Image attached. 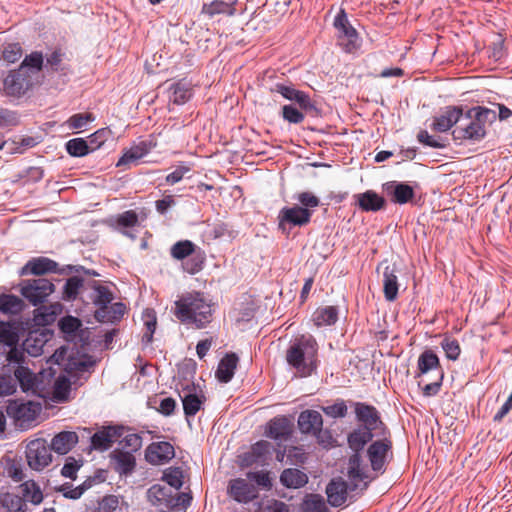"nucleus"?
<instances>
[{"mask_svg": "<svg viewBox=\"0 0 512 512\" xmlns=\"http://www.w3.org/2000/svg\"><path fill=\"white\" fill-rule=\"evenodd\" d=\"M497 113L485 106L460 107L457 129L452 130L454 140L478 143L487 136L488 128L496 121Z\"/></svg>", "mask_w": 512, "mask_h": 512, "instance_id": "1", "label": "nucleus"}, {"mask_svg": "<svg viewBox=\"0 0 512 512\" xmlns=\"http://www.w3.org/2000/svg\"><path fill=\"white\" fill-rule=\"evenodd\" d=\"M377 437V432L367 427L359 426L352 430L347 436V443L353 454L348 461V477L352 482L354 489L363 483L361 490L366 489L369 482L375 477L370 475L368 467L363 463L361 452L364 447Z\"/></svg>", "mask_w": 512, "mask_h": 512, "instance_id": "2", "label": "nucleus"}, {"mask_svg": "<svg viewBox=\"0 0 512 512\" xmlns=\"http://www.w3.org/2000/svg\"><path fill=\"white\" fill-rule=\"evenodd\" d=\"M175 316L185 324L203 328L212 320V305L200 292L187 293L175 302Z\"/></svg>", "mask_w": 512, "mask_h": 512, "instance_id": "3", "label": "nucleus"}, {"mask_svg": "<svg viewBox=\"0 0 512 512\" xmlns=\"http://www.w3.org/2000/svg\"><path fill=\"white\" fill-rule=\"evenodd\" d=\"M318 345L312 336L297 338L287 349L286 361L302 377H307L317 367Z\"/></svg>", "mask_w": 512, "mask_h": 512, "instance_id": "4", "label": "nucleus"}, {"mask_svg": "<svg viewBox=\"0 0 512 512\" xmlns=\"http://www.w3.org/2000/svg\"><path fill=\"white\" fill-rule=\"evenodd\" d=\"M170 255L173 259L179 261L188 258L182 267L190 275L199 273L203 269L206 260L205 251L187 239L174 243L170 248Z\"/></svg>", "mask_w": 512, "mask_h": 512, "instance_id": "5", "label": "nucleus"}, {"mask_svg": "<svg viewBox=\"0 0 512 512\" xmlns=\"http://www.w3.org/2000/svg\"><path fill=\"white\" fill-rule=\"evenodd\" d=\"M380 439L373 441L367 449V458L375 473H384L393 457V443L389 434H377Z\"/></svg>", "mask_w": 512, "mask_h": 512, "instance_id": "6", "label": "nucleus"}, {"mask_svg": "<svg viewBox=\"0 0 512 512\" xmlns=\"http://www.w3.org/2000/svg\"><path fill=\"white\" fill-rule=\"evenodd\" d=\"M334 27L338 31V43L346 53H353L360 48L361 39L359 34L349 22L343 9L336 15Z\"/></svg>", "mask_w": 512, "mask_h": 512, "instance_id": "7", "label": "nucleus"}, {"mask_svg": "<svg viewBox=\"0 0 512 512\" xmlns=\"http://www.w3.org/2000/svg\"><path fill=\"white\" fill-rule=\"evenodd\" d=\"M356 420L362 427H367L377 434H389V429L381 420L379 411L365 402H352Z\"/></svg>", "mask_w": 512, "mask_h": 512, "instance_id": "8", "label": "nucleus"}, {"mask_svg": "<svg viewBox=\"0 0 512 512\" xmlns=\"http://www.w3.org/2000/svg\"><path fill=\"white\" fill-rule=\"evenodd\" d=\"M20 285L22 296L34 306L43 303L54 291V284L46 278L23 280Z\"/></svg>", "mask_w": 512, "mask_h": 512, "instance_id": "9", "label": "nucleus"}, {"mask_svg": "<svg viewBox=\"0 0 512 512\" xmlns=\"http://www.w3.org/2000/svg\"><path fill=\"white\" fill-rule=\"evenodd\" d=\"M271 91L280 94L289 101L295 102L305 113L312 116H318L319 109L311 100L310 96L307 93L296 89L293 85L276 83Z\"/></svg>", "mask_w": 512, "mask_h": 512, "instance_id": "10", "label": "nucleus"}, {"mask_svg": "<svg viewBox=\"0 0 512 512\" xmlns=\"http://www.w3.org/2000/svg\"><path fill=\"white\" fill-rule=\"evenodd\" d=\"M26 459L29 467L40 471L52 461L51 449L44 439H35L26 446Z\"/></svg>", "mask_w": 512, "mask_h": 512, "instance_id": "11", "label": "nucleus"}, {"mask_svg": "<svg viewBox=\"0 0 512 512\" xmlns=\"http://www.w3.org/2000/svg\"><path fill=\"white\" fill-rule=\"evenodd\" d=\"M32 86V77L25 67L11 71L4 79V92L7 96L20 97Z\"/></svg>", "mask_w": 512, "mask_h": 512, "instance_id": "12", "label": "nucleus"}, {"mask_svg": "<svg viewBox=\"0 0 512 512\" xmlns=\"http://www.w3.org/2000/svg\"><path fill=\"white\" fill-rule=\"evenodd\" d=\"M227 494L234 501L247 504L258 498L259 490L254 484L250 483L248 479L235 478L229 481Z\"/></svg>", "mask_w": 512, "mask_h": 512, "instance_id": "13", "label": "nucleus"}, {"mask_svg": "<svg viewBox=\"0 0 512 512\" xmlns=\"http://www.w3.org/2000/svg\"><path fill=\"white\" fill-rule=\"evenodd\" d=\"M41 411V404L33 401L10 402L7 406V414L20 425L28 424L36 419Z\"/></svg>", "mask_w": 512, "mask_h": 512, "instance_id": "14", "label": "nucleus"}, {"mask_svg": "<svg viewBox=\"0 0 512 512\" xmlns=\"http://www.w3.org/2000/svg\"><path fill=\"white\" fill-rule=\"evenodd\" d=\"M298 427L303 434L315 436L319 443H324L323 439V418L316 410H304L299 414Z\"/></svg>", "mask_w": 512, "mask_h": 512, "instance_id": "15", "label": "nucleus"}, {"mask_svg": "<svg viewBox=\"0 0 512 512\" xmlns=\"http://www.w3.org/2000/svg\"><path fill=\"white\" fill-rule=\"evenodd\" d=\"M416 188H419V184L416 182L414 185H409L404 182L389 181L383 185V190L391 202L399 205L412 202Z\"/></svg>", "mask_w": 512, "mask_h": 512, "instance_id": "16", "label": "nucleus"}, {"mask_svg": "<svg viewBox=\"0 0 512 512\" xmlns=\"http://www.w3.org/2000/svg\"><path fill=\"white\" fill-rule=\"evenodd\" d=\"M313 211L307 208H302L299 205L293 207H283L279 212V227L285 229V225L290 226H305L312 217Z\"/></svg>", "mask_w": 512, "mask_h": 512, "instance_id": "17", "label": "nucleus"}, {"mask_svg": "<svg viewBox=\"0 0 512 512\" xmlns=\"http://www.w3.org/2000/svg\"><path fill=\"white\" fill-rule=\"evenodd\" d=\"M175 457L173 445L167 441L152 442L145 450V459L152 465H163Z\"/></svg>", "mask_w": 512, "mask_h": 512, "instance_id": "18", "label": "nucleus"}, {"mask_svg": "<svg viewBox=\"0 0 512 512\" xmlns=\"http://www.w3.org/2000/svg\"><path fill=\"white\" fill-rule=\"evenodd\" d=\"M125 429L122 425L103 427L92 435L91 446L99 451L108 450L114 441L123 436Z\"/></svg>", "mask_w": 512, "mask_h": 512, "instance_id": "19", "label": "nucleus"}, {"mask_svg": "<svg viewBox=\"0 0 512 512\" xmlns=\"http://www.w3.org/2000/svg\"><path fill=\"white\" fill-rule=\"evenodd\" d=\"M87 287L93 290L91 295L92 302L98 307L95 311V318L105 317L108 305L113 300V293L109 287L101 284L99 281L91 280L87 282Z\"/></svg>", "mask_w": 512, "mask_h": 512, "instance_id": "20", "label": "nucleus"}, {"mask_svg": "<svg viewBox=\"0 0 512 512\" xmlns=\"http://www.w3.org/2000/svg\"><path fill=\"white\" fill-rule=\"evenodd\" d=\"M293 422L286 416L271 419L266 426L265 435L271 439L286 441L293 432Z\"/></svg>", "mask_w": 512, "mask_h": 512, "instance_id": "21", "label": "nucleus"}, {"mask_svg": "<svg viewBox=\"0 0 512 512\" xmlns=\"http://www.w3.org/2000/svg\"><path fill=\"white\" fill-rule=\"evenodd\" d=\"M461 106H446L443 112L433 117L431 129L435 132H447L451 128L457 129Z\"/></svg>", "mask_w": 512, "mask_h": 512, "instance_id": "22", "label": "nucleus"}, {"mask_svg": "<svg viewBox=\"0 0 512 512\" xmlns=\"http://www.w3.org/2000/svg\"><path fill=\"white\" fill-rule=\"evenodd\" d=\"M58 263L47 257H36L29 260L20 271L22 276L33 274L40 276L49 272L59 273Z\"/></svg>", "mask_w": 512, "mask_h": 512, "instance_id": "23", "label": "nucleus"}, {"mask_svg": "<svg viewBox=\"0 0 512 512\" xmlns=\"http://www.w3.org/2000/svg\"><path fill=\"white\" fill-rule=\"evenodd\" d=\"M326 495L331 506H342L347 501L348 483L341 477L333 478L326 486Z\"/></svg>", "mask_w": 512, "mask_h": 512, "instance_id": "24", "label": "nucleus"}, {"mask_svg": "<svg viewBox=\"0 0 512 512\" xmlns=\"http://www.w3.org/2000/svg\"><path fill=\"white\" fill-rule=\"evenodd\" d=\"M355 203L362 211L376 212L385 208V199L373 190L354 195Z\"/></svg>", "mask_w": 512, "mask_h": 512, "instance_id": "25", "label": "nucleus"}, {"mask_svg": "<svg viewBox=\"0 0 512 512\" xmlns=\"http://www.w3.org/2000/svg\"><path fill=\"white\" fill-rule=\"evenodd\" d=\"M396 265H386L383 271V293L387 301L393 302L397 299L399 283Z\"/></svg>", "mask_w": 512, "mask_h": 512, "instance_id": "26", "label": "nucleus"}, {"mask_svg": "<svg viewBox=\"0 0 512 512\" xmlns=\"http://www.w3.org/2000/svg\"><path fill=\"white\" fill-rule=\"evenodd\" d=\"M110 457L114 464V470L121 475L131 474L136 467V459L129 451L115 449Z\"/></svg>", "mask_w": 512, "mask_h": 512, "instance_id": "27", "label": "nucleus"}, {"mask_svg": "<svg viewBox=\"0 0 512 512\" xmlns=\"http://www.w3.org/2000/svg\"><path fill=\"white\" fill-rule=\"evenodd\" d=\"M78 442V435L73 431H62L56 434L50 444V449L58 454L68 453Z\"/></svg>", "mask_w": 512, "mask_h": 512, "instance_id": "28", "label": "nucleus"}, {"mask_svg": "<svg viewBox=\"0 0 512 512\" xmlns=\"http://www.w3.org/2000/svg\"><path fill=\"white\" fill-rule=\"evenodd\" d=\"M193 95L192 85L185 79L173 83L169 88V100L176 105H183Z\"/></svg>", "mask_w": 512, "mask_h": 512, "instance_id": "29", "label": "nucleus"}, {"mask_svg": "<svg viewBox=\"0 0 512 512\" xmlns=\"http://www.w3.org/2000/svg\"><path fill=\"white\" fill-rule=\"evenodd\" d=\"M239 358L235 353H227L219 362L216 377L222 383H228L234 376Z\"/></svg>", "mask_w": 512, "mask_h": 512, "instance_id": "30", "label": "nucleus"}, {"mask_svg": "<svg viewBox=\"0 0 512 512\" xmlns=\"http://www.w3.org/2000/svg\"><path fill=\"white\" fill-rule=\"evenodd\" d=\"M188 393L182 397L183 410L186 418L194 417L197 412L201 409L202 405L205 402V396L197 395L195 391L194 384L192 385V389L190 386H187Z\"/></svg>", "mask_w": 512, "mask_h": 512, "instance_id": "31", "label": "nucleus"}, {"mask_svg": "<svg viewBox=\"0 0 512 512\" xmlns=\"http://www.w3.org/2000/svg\"><path fill=\"white\" fill-rule=\"evenodd\" d=\"M280 482L286 488H301L308 482V476L297 468L284 469L280 475Z\"/></svg>", "mask_w": 512, "mask_h": 512, "instance_id": "32", "label": "nucleus"}, {"mask_svg": "<svg viewBox=\"0 0 512 512\" xmlns=\"http://www.w3.org/2000/svg\"><path fill=\"white\" fill-rule=\"evenodd\" d=\"M150 151V146L147 142L142 141L137 145L132 146L130 149H128L122 157L118 160L116 166L117 167H123L130 164H135L146 156Z\"/></svg>", "mask_w": 512, "mask_h": 512, "instance_id": "33", "label": "nucleus"}, {"mask_svg": "<svg viewBox=\"0 0 512 512\" xmlns=\"http://www.w3.org/2000/svg\"><path fill=\"white\" fill-rule=\"evenodd\" d=\"M417 376L428 373L429 371H443L438 356L430 349L425 350L418 358Z\"/></svg>", "mask_w": 512, "mask_h": 512, "instance_id": "34", "label": "nucleus"}, {"mask_svg": "<svg viewBox=\"0 0 512 512\" xmlns=\"http://www.w3.org/2000/svg\"><path fill=\"white\" fill-rule=\"evenodd\" d=\"M19 490L25 504L30 502L34 505H38L43 501V492L39 485L33 480H28L20 484Z\"/></svg>", "mask_w": 512, "mask_h": 512, "instance_id": "35", "label": "nucleus"}, {"mask_svg": "<svg viewBox=\"0 0 512 512\" xmlns=\"http://www.w3.org/2000/svg\"><path fill=\"white\" fill-rule=\"evenodd\" d=\"M201 13L212 18L215 15L225 14L233 16L235 14L234 3H227L222 0H214L210 3H204Z\"/></svg>", "mask_w": 512, "mask_h": 512, "instance_id": "36", "label": "nucleus"}, {"mask_svg": "<svg viewBox=\"0 0 512 512\" xmlns=\"http://www.w3.org/2000/svg\"><path fill=\"white\" fill-rule=\"evenodd\" d=\"M64 286L62 292V299L65 301H74L77 299L81 290L85 287L84 279L78 274H71Z\"/></svg>", "mask_w": 512, "mask_h": 512, "instance_id": "37", "label": "nucleus"}, {"mask_svg": "<svg viewBox=\"0 0 512 512\" xmlns=\"http://www.w3.org/2000/svg\"><path fill=\"white\" fill-rule=\"evenodd\" d=\"M338 320V309L335 306L318 308L313 314V322L317 327L330 326Z\"/></svg>", "mask_w": 512, "mask_h": 512, "instance_id": "38", "label": "nucleus"}, {"mask_svg": "<svg viewBox=\"0 0 512 512\" xmlns=\"http://www.w3.org/2000/svg\"><path fill=\"white\" fill-rule=\"evenodd\" d=\"M147 496L153 505H165L169 507L172 503V492L165 486L155 484L148 489Z\"/></svg>", "mask_w": 512, "mask_h": 512, "instance_id": "39", "label": "nucleus"}, {"mask_svg": "<svg viewBox=\"0 0 512 512\" xmlns=\"http://www.w3.org/2000/svg\"><path fill=\"white\" fill-rule=\"evenodd\" d=\"M24 308L21 298L13 294H2L0 296V311L4 314H18Z\"/></svg>", "mask_w": 512, "mask_h": 512, "instance_id": "40", "label": "nucleus"}, {"mask_svg": "<svg viewBox=\"0 0 512 512\" xmlns=\"http://www.w3.org/2000/svg\"><path fill=\"white\" fill-rule=\"evenodd\" d=\"M54 374L52 372L41 371L36 374L32 394L45 398L50 394V384Z\"/></svg>", "mask_w": 512, "mask_h": 512, "instance_id": "41", "label": "nucleus"}, {"mask_svg": "<svg viewBox=\"0 0 512 512\" xmlns=\"http://www.w3.org/2000/svg\"><path fill=\"white\" fill-rule=\"evenodd\" d=\"M44 343L45 339L42 334L31 332L23 341L22 346L28 355L37 357L42 354Z\"/></svg>", "mask_w": 512, "mask_h": 512, "instance_id": "42", "label": "nucleus"}, {"mask_svg": "<svg viewBox=\"0 0 512 512\" xmlns=\"http://www.w3.org/2000/svg\"><path fill=\"white\" fill-rule=\"evenodd\" d=\"M71 390L70 380L65 376H59L55 379L52 390V399L56 402H64L68 399Z\"/></svg>", "mask_w": 512, "mask_h": 512, "instance_id": "43", "label": "nucleus"}, {"mask_svg": "<svg viewBox=\"0 0 512 512\" xmlns=\"http://www.w3.org/2000/svg\"><path fill=\"white\" fill-rule=\"evenodd\" d=\"M14 376L24 392L32 393L34 382L36 380L35 373H33L28 367L20 365L14 370Z\"/></svg>", "mask_w": 512, "mask_h": 512, "instance_id": "44", "label": "nucleus"}, {"mask_svg": "<svg viewBox=\"0 0 512 512\" xmlns=\"http://www.w3.org/2000/svg\"><path fill=\"white\" fill-rule=\"evenodd\" d=\"M0 503L7 512H26L27 504L23 498L12 493H5L0 496Z\"/></svg>", "mask_w": 512, "mask_h": 512, "instance_id": "45", "label": "nucleus"}, {"mask_svg": "<svg viewBox=\"0 0 512 512\" xmlns=\"http://www.w3.org/2000/svg\"><path fill=\"white\" fill-rule=\"evenodd\" d=\"M66 151L73 157H84L92 152L88 141L84 138H73L66 142Z\"/></svg>", "mask_w": 512, "mask_h": 512, "instance_id": "46", "label": "nucleus"}, {"mask_svg": "<svg viewBox=\"0 0 512 512\" xmlns=\"http://www.w3.org/2000/svg\"><path fill=\"white\" fill-rule=\"evenodd\" d=\"M303 512H328V507L324 498L319 494H310L306 496L302 504Z\"/></svg>", "mask_w": 512, "mask_h": 512, "instance_id": "47", "label": "nucleus"}, {"mask_svg": "<svg viewBox=\"0 0 512 512\" xmlns=\"http://www.w3.org/2000/svg\"><path fill=\"white\" fill-rule=\"evenodd\" d=\"M91 480L84 481L81 485L73 487L69 483L63 484L58 491L62 492L63 496L68 499H79L83 493L91 487Z\"/></svg>", "mask_w": 512, "mask_h": 512, "instance_id": "48", "label": "nucleus"}, {"mask_svg": "<svg viewBox=\"0 0 512 512\" xmlns=\"http://www.w3.org/2000/svg\"><path fill=\"white\" fill-rule=\"evenodd\" d=\"M95 362L90 358L84 359H76L73 357H68V362L65 363V370L68 373L72 372H89L90 369L94 366Z\"/></svg>", "mask_w": 512, "mask_h": 512, "instance_id": "49", "label": "nucleus"}, {"mask_svg": "<svg viewBox=\"0 0 512 512\" xmlns=\"http://www.w3.org/2000/svg\"><path fill=\"white\" fill-rule=\"evenodd\" d=\"M95 118V115L91 112L77 113L70 116L65 124L69 129H82L88 123L93 122Z\"/></svg>", "mask_w": 512, "mask_h": 512, "instance_id": "50", "label": "nucleus"}, {"mask_svg": "<svg viewBox=\"0 0 512 512\" xmlns=\"http://www.w3.org/2000/svg\"><path fill=\"white\" fill-rule=\"evenodd\" d=\"M112 137V131L109 128H101L88 137V144L92 152L101 148L102 145Z\"/></svg>", "mask_w": 512, "mask_h": 512, "instance_id": "51", "label": "nucleus"}, {"mask_svg": "<svg viewBox=\"0 0 512 512\" xmlns=\"http://www.w3.org/2000/svg\"><path fill=\"white\" fill-rule=\"evenodd\" d=\"M143 318L146 331L142 336V341L148 344L152 342L153 334L157 325V319L154 311L149 309L145 311Z\"/></svg>", "mask_w": 512, "mask_h": 512, "instance_id": "52", "label": "nucleus"}, {"mask_svg": "<svg viewBox=\"0 0 512 512\" xmlns=\"http://www.w3.org/2000/svg\"><path fill=\"white\" fill-rule=\"evenodd\" d=\"M19 336L13 330L12 326L4 321H0V343L5 347L18 344Z\"/></svg>", "mask_w": 512, "mask_h": 512, "instance_id": "53", "label": "nucleus"}, {"mask_svg": "<svg viewBox=\"0 0 512 512\" xmlns=\"http://www.w3.org/2000/svg\"><path fill=\"white\" fill-rule=\"evenodd\" d=\"M271 444L268 441L261 440L256 442L251 447L250 456L253 458L252 462H262L266 459L267 455L270 453Z\"/></svg>", "mask_w": 512, "mask_h": 512, "instance_id": "54", "label": "nucleus"}, {"mask_svg": "<svg viewBox=\"0 0 512 512\" xmlns=\"http://www.w3.org/2000/svg\"><path fill=\"white\" fill-rule=\"evenodd\" d=\"M126 306L121 302H116L108 305L107 311L105 313V317L103 318H96L98 321L101 322H114L120 320L123 315L125 314Z\"/></svg>", "mask_w": 512, "mask_h": 512, "instance_id": "55", "label": "nucleus"}, {"mask_svg": "<svg viewBox=\"0 0 512 512\" xmlns=\"http://www.w3.org/2000/svg\"><path fill=\"white\" fill-rule=\"evenodd\" d=\"M322 411L331 418H344L348 413V407L343 399H337L332 405L322 407Z\"/></svg>", "mask_w": 512, "mask_h": 512, "instance_id": "56", "label": "nucleus"}, {"mask_svg": "<svg viewBox=\"0 0 512 512\" xmlns=\"http://www.w3.org/2000/svg\"><path fill=\"white\" fill-rule=\"evenodd\" d=\"M5 349L6 360L9 364H18V366L22 365L25 362V350L24 347L18 346V344H13L11 346H7Z\"/></svg>", "mask_w": 512, "mask_h": 512, "instance_id": "57", "label": "nucleus"}, {"mask_svg": "<svg viewBox=\"0 0 512 512\" xmlns=\"http://www.w3.org/2000/svg\"><path fill=\"white\" fill-rule=\"evenodd\" d=\"M441 347L445 351L446 357L449 360L455 361L459 358L461 348L458 340L451 337H445L441 342Z\"/></svg>", "mask_w": 512, "mask_h": 512, "instance_id": "58", "label": "nucleus"}, {"mask_svg": "<svg viewBox=\"0 0 512 512\" xmlns=\"http://www.w3.org/2000/svg\"><path fill=\"white\" fill-rule=\"evenodd\" d=\"M246 476L249 482H255L262 489L270 490L272 487V480L268 471H250Z\"/></svg>", "mask_w": 512, "mask_h": 512, "instance_id": "59", "label": "nucleus"}, {"mask_svg": "<svg viewBox=\"0 0 512 512\" xmlns=\"http://www.w3.org/2000/svg\"><path fill=\"white\" fill-rule=\"evenodd\" d=\"M163 480L172 488L180 489L183 485V472L181 468H169L164 472Z\"/></svg>", "mask_w": 512, "mask_h": 512, "instance_id": "60", "label": "nucleus"}, {"mask_svg": "<svg viewBox=\"0 0 512 512\" xmlns=\"http://www.w3.org/2000/svg\"><path fill=\"white\" fill-rule=\"evenodd\" d=\"M282 117L291 124H299L304 121L305 113L289 104L282 107Z\"/></svg>", "mask_w": 512, "mask_h": 512, "instance_id": "61", "label": "nucleus"}, {"mask_svg": "<svg viewBox=\"0 0 512 512\" xmlns=\"http://www.w3.org/2000/svg\"><path fill=\"white\" fill-rule=\"evenodd\" d=\"M118 506V496L106 495L97 502V507L93 510V512H114Z\"/></svg>", "mask_w": 512, "mask_h": 512, "instance_id": "62", "label": "nucleus"}, {"mask_svg": "<svg viewBox=\"0 0 512 512\" xmlns=\"http://www.w3.org/2000/svg\"><path fill=\"white\" fill-rule=\"evenodd\" d=\"M22 57V48L19 43L7 44L2 52V58L8 63H15Z\"/></svg>", "mask_w": 512, "mask_h": 512, "instance_id": "63", "label": "nucleus"}, {"mask_svg": "<svg viewBox=\"0 0 512 512\" xmlns=\"http://www.w3.org/2000/svg\"><path fill=\"white\" fill-rule=\"evenodd\" d=\"M19 122L20 120L17 112L0 108V128L17 126Z\"/></svg>", "mask_w": 512, "mask_h": 512, "instance_id": "64", "label": "nucleus"}]
</instances>
